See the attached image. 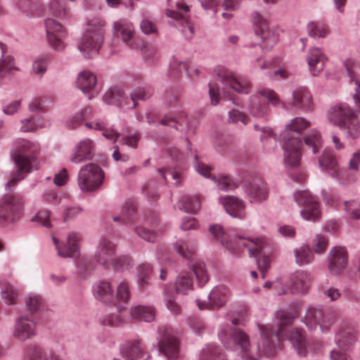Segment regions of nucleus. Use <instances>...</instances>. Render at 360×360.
<instances>
[{
  "mask_svg": "<svg viewBox=\"0 0 360 360\" xmlns=\"http://www.w3.org/2000/svg\"><path fill=\"white\" fill-rule=\"evenodd\" d=\"M161 124L163 125L174 127L176 130L182 131L184 129V125H187V121L186 119H184L182 120L181 122H179L176 120V118L165 117L161 120Z\"/></svg>",
  "mask_w": 360,
  "mask_h": 360,
  "instance_id": "69168bd1",
  "label": "nucleus"
},
{
  "mask_svg": "<svg viewBox=\"0 0 360 360\" xmlns=\"http://www.w3.org/2000/svg\"><path fill=\"white\" fill-rule=\"evenodd\" d=\"M252 22L255 25V34L262 41L261 48L265 51H269L277 43L278 40V35L269 30L266 19L260 14L254 13Z\"/></svg>",
  "mask_w": 360,
  "mask_h": 360,
  "instance_id": "6e6552de",
  "label": "nucleus"
},
{
  "mask_svg": "<svg viewBox=\"0 0 360 360\" xmlns=\"http://www.w3.org/2000/svg\"><path fill=\"white\" fill-rule=\"evenodd\" d=\"M302 143L299 137L289 138L283 145L284 162L285 165L296 167L299 165L302 155Z\"/></svg>",
  "mask_w": 360,
  "mask_h": 360,
  "instance_id": "4468645a",
  "label": "nucleus"
},
{
  "mask_svg": "<svg viewBox=\"0 0 360 360\" xmlns=\"http://www.w3.org/2000/svg\"><path fill=\"white\" fill-rule=\"evenodd\" d=\"M220 203L232 217L243 219L245 216L244 202L239 198L226 195L219 198Z\"/></svg>",
  "mask_w": 360,
  "mask_h": 360,
  "instance_id": "5701e85b",
  "label": "nucleus"
},
{
  "mask_svg": "<svg viewBox=\"0 0 360 360\" xmlns=\"http://www.w3.org/2000/svg\"><path fill=\"white\" fill-rule=\"evenodd\" d=\"M346 249H331L328 255V270L333 275L340 274L347 265Z\"/></svg>",
  "mask_w": 360,
  "mask_h": 360,
  "instance_id": "412c9836",
  "label": "nucleus"
},
{
  "mask_svg": "<svg viewBox=\"0 0 360 360\" xmlns=\"http://www.w3.org/2000/svg\"><path fill=\"white\" fill-rule=\"evenodd\" d=\"M85 126L89 129L100 130L103 131V136L107 139L115 142L120 134L112 129L106 127L105 123L100 120L86 122Z\"/></svg>",
  "mask_w": 360,
  "mask_h": 360,
  "instance_id": "e433bc0d",
  "label": "nucleus"
},
{
  "mask_svg": "<svg viewBox=\"0 0 360 360\" xmlns=\"http://www.w3.org/2000/svg\"><path fill=\"white\" fill-rule=\"evenodd\" d=\"M195 170L202 176L206 178L212 179L221 190L229 191L233 190L238 186V184L229 176L222 175L218 179L215 176H212L210 173L212 168L199 160L198 156L195 155Z\"/></svg>",
  "mask_w": 360,
  "mask_h": 360,
  "instance_id": "9b49d317",
  "label": "nucleus"
},
{
  "mask_svg": "<svg viewBox=\"0 0 360 360\" xmlns=\"http://www.w3.org/2000/svg\"><path fill=\"white\" fill-rule=\"evenodd\" d=\"M249 255L256 259L258 269L262 273V278H264L265 273L270 268L273 256L264 252V249H249Z\"/></svg>",
  "mask_w": 360,
  "mask_h": 360,
  "instance_id": "c756f323",
  "label": "nucleus"
},
{
  "mask_svg": "<svg viewBox=\"0 0 360 360\" xmlns=\"http://www.w3.org/2000/svg\"><path fill=\"white\" fill-rule=\"evenodd\" d=\"M24 198L19 193H7L0 198V219L5 222L18 219L23 212Z\"/></svg>",
  "mask_w": 360,
  "mask_h": 360,
  "instance_id": "423d86ee",
  "label": "nucleus"
},
{
  "mask_svg": "<svg viewBox=\"0 0 360 360\" xmlns=\"http://www.w3.org/2000/svg\"><path fill=\"white\" fill-rule=\"evenodd\" d=\"M103 172L96 164L88 163L82 166L77 174V184L83 191H94L103 182Z\"/></svg>",
  "mask_w": 360,
  "mask_h": 360,
  "instance_id": "39448f33",
  "label": "nucleus"
},
{
  "mask_svg": "<svg viewBox=\"0 0 360 360\" xmlns=\"http://www.w3.org/2000/svg\"><path fill=\"white\" fill-rule=\"evenodd\" d=\"M294 108L304 111L313 108L312 97L310 92L304 87H298L292 91V101L290 103Z\"/></svg>",
  "mask_w": 360,
  "mask_h": 360,
  "instance_id": "393cba45",
  "label": "nucleus"
},
{
  "mask_svg": "<svg viewBox=\"0 0 360 360\" xmlns=\"http://www.w3.org/2000/svg\"><path fill=\"white\" fill-rule=\"evenodd\" d=\"M297 202L303 206L302 216L307 220H316L319 218L321 212L314 196L307 191H299L295 194Z\"/></svg>",
  "mask_w": 360,
  "mask_h": 360,
  "instance_id": "9d476101",
  "label": "nucleus"
},
{
  "mask_svg": "<svg viewBox=\"0 0 360 360\" xmlns=\"http://www.w3.org/2000/svg\"><path fill=\"white\" fill-rule=\"evenodd\" d=\"M131 316L138 321L150 322L155 319V311L152 307L139 305L131 309Z\"/></svg>",
  "mask_w": 360,
  "mask_h": 360,
  "instance_id": "2f4dec72",
  "label": "nucleus"
},
{
  "mask_svg": "<svg viewBox=\"0 0 360 360\" xmlns=\"http://www.w3.org/2000/svg\"><path fill=\"white\" fill-rule=\"evenodd\" d=\"M209 233L212 238L221 243L222 245L229 244L227 232L224 226L219 224H214L210 226Z\"/></svg>",
  "mask_w": 360,
  "mask_h": 360,
  "instance_id": "a18cd8bd",
  "label": "nucleus"
},
{
  "mask_svg": "<svg viewBox=\"0 0 360 360\" xmlns=\"http://www.w3.org/2000/svg\"><path fill=\"white\" fill-rule=\"evenodd\" d=\"M13 69V58L11 56L5 57L0 63V86L1 85V79L6 77Z\"/></svg>",
  "mask_w": 360,
  "mask_h": 360,
  "instance_id": "4d7b16f0",
  "label": "nucleus"
},
{
  "mask_svg": "<svg viewBox=\"0 0 360 360\" xmlns=\"http://www.w3.org/2000/svg\"><path fill=\"white\" fill-rule=\"evenodd\" d=\"M165 304L167 309L174 315L177 316L181 312V307L176 301V297L174 294H169L168 292H165Z\"/></svg>",
  "mask_w": 360,
  "mask_h": 360,
  "instance_id": "603ef678",
  "label": "nucleus"
},
{
  "mask_svg": "<svg viewBox=\"0 0 360 360\" xmlns=\"http://www.w3.org/2000/svg\"><path fill=\"white\" fill-rule=\"evenodd\" d=\"M123 319L119 314H109L101 321V323L105 326L117 327L122 324Z\"/></svg>",
  "mask_w": 360,
  "mask_h": 360,
  "instance_id": "e2e57ef3",
  "label": "nucleus"
},
{
  "mask_svg": "<svg viewBox=\"0 0 360 360\" xmlns=\"http://www.w3.org/2000/svg\"><path fill=\"white\" fill-rule=\"evenodd\" d=\"M218 79L225 86L240 94H248L251 84L246 79H238L229 71L224 70L218 73Z\"/></svg>",
  "mask_w": 360,
  "mask_h": 360,
  "instance_id": "f3484780",
  "label": "nucleus"
},
{
  "mask_svg": "<svg viewBox=\"0 0 360 360\" xmlns=\"http://www.w3.org/2000/svg\"><path fill=\"white\" fill-rule=\"evenodd\" d=\"M104 22L94 19L89 22L87 29L78 44V48L84 57L96 56L103 40Z\"/></svg>",
  "mask_w": 360,
  "mask_h": 360,
  "instance_id": "7ed1b4c3",
  "label": "nucleus"
},
{
  "mask_svg": "<svg viewBox=\"0 0 360 360\" xmlns=\"http://www.w3.org/2000/svg\"><path fill=\"white\" fill-rule=\"evenodd\" d=\"M229 297V291L225 286H217L210 293L207 302L198 300L197 304L200 309L220 308L225 305Z\"/></svg>",
  "mask_w": 360,
  "mask_h": 360,
  "instance_id": "2eb2a0df",
  "label": "nucleus"
},
{
  "mask_svg": "<svg viewBox=\"0 0 360 360\" xmlns=\"http://www.w3.org/2000/svg\"><path fill=\"white\" fill-rule=\"evenodd\" d=\"M240 0H224L223 8L227 12H221L220 14L225 20L231 19L233 14L229 12L236 10Z\"/></svg>",
  "mask_w": 360,
  "mask_h": 360,
  "instance_id": "13d9d810",
  "label": "nucleus"
},
{
  "mask_svg": "<svg viewBox=\"0 0 360 360\" xmlns=\"http://www.w3.org/2000/svg\"><path fill=\"white\" fill-rule=\"evenodd\" d=\"M49 218L50 212L49 211H40L32 218V221L39 223L44 226L50 227Z\"/></svg>",
  "mask_w": 360,
  "mask_h": 360,
  "instance_id": "774afa93",
  "label": "nucleus"
},
{
  "mask_svg": "<svg viewBox=\"0 0 360 360\" xmlns=\"http://www.w3.org/2000/svg\"><path fill=\"white\" fill-rule=\"evenodd\" d=\"M103 100L108 104L116 105L128 109L130 108L127 105V104H130L129 98L124 96V91L119 87H112L109 89L105 94Z\"/></svg>",
  "mask_w": 360,
  "mask_h": 360,
  "instance_id": "7c9ffc66",
  "label": "nucleus"
},
{
  "mask_svg": "<svg viewBox=\"0 0 360 360\" xmlns=\"http://www.w3.org/2000/svg\"><path fill=\"white\" fill-rule=\"evenodd\" d=\"M356 341V330L354 324L343 323L335 336L337 345L345 350L348 349Z\"/></svg>",
  "mask_w": 360,
  "mask_h": 360,
  "instance_id": "6ab92c4d",
  "label": "nucleus"
},
{
  "mask_svg": "<svg viewBox=\"0 0 360 360\" xmlns=\"http://www.w3.org/2000/svg\"><path fill=\"white\" fill-rule=\"evenodd\" d=\"M47 59L46 58H39L34 60L32 66L34 73L41 77L46 70Z\"/></svg>",
  "mask_w": 360,
  "mask_h": 360,
  "instance_id": "338daca9",
  "label": "nucleus"
},
{
  "mask_svg": "<svg viewBox=\"0 0 360 360\" xmlns=\"http://www.w3.org/2000/svg\"><path fill=\"white\" fill-rule=\"evenodd\" d=\"M133 266L132 259L128 256L120 257L115 259L112 268L116 270H128Z\"/></svg>",
  "mask_w": 360,
  "mask_h": 360,
  "instance_id": "680f3d73",
  "label": "nucleus"
},
{
  "mask_svg": "<svg viewBox=\"0 0 360 360\" xmlns=\"http://www.w3.org/2000/svg\"><path fill=\"white\" fill-rule=\"evenodd\" d=\"M192 270L200 285H204L209 280V276L203 261L197 260L192 264Z\"/></svg>",
  "mask_w": 360,
  "mask_h": 360,
  "instance_id": "79ce46f5",
  "label": "nucleus"
},
{
  "mask_svg": "<svg viewBox=\"0 0 360 360\" xmlns=\"http://www.w3.org/2000/svg\"><path fill=\"white\" fill-rule=\"evenodd\" d=\"M38 153V146L25 139L15 141L12 150L13 160L20 170L30 169Z\"/></svg>",
  "mask_w": 360,
  "mask_h": 360,
  "instance_id": "20e7f679",
  "label": "nucleus"
},
{
  "mask_svg": "<svg viewBox=\"0 0 360 360\" xmlns=\"http://www.w3.org/2000/svg\"><path fill=\"white\" fill-rule=\"evenodd\" d=\"M250 113L255 117L262 118L267 115L269 107L265 101H262L258 96H252L249 105Z\"/></svg>",
  "mask_w": 360,
  "mask_h": 360,
  "instance_id": "f704fd0d",
  "label": "nucleus"
},
{
  "mask_svg": "<svg viewBox=\"0 0 360 360\" xmlns=\"http://www.w3.org/2000/svg\"><path fill=\"white\" fill-rule=\"evenodd\" d=\"M47 40L53 49L61 51L65 48L63 38L65 36V28L58 21L48 18L45 21Z\"/></svg>",
  "mask_w": 360,
  "mask_h": 360,
  "instance_id": "f8f14e48",
  "label": "nucleus"
},
{
  "mask_svg": "<svg viewBox=\"0 0 360 360\" xmlns=\"http://www.w3.org/2000/svg\"><path fill=\"white\" fill-rule=\"evenodd\" d=\"M295 256L297 264L300 266L307 264L314 260L311 249H296Z\"/></svg>",
  "mask_w": 360,
  "mask_h": 360,
  "instance_id": "3c124183",
  "label": "nucleus"
},
{
  "mask_svg": "<svg viewBox=\"0 0 360 360\" xmlns=\"http://www.w3.org/2000/svg\"><path fill=\"white\" fill-rule=\"evenodd\" d=\"M319 166L330 173L333 177H337L339 174L338 162L332 149L326 148L320 157Z\"/></svg>",
  "mask_w": 360,
  "mask_h": 360,
  "instance_id": "c85d7f7f",
  "label": "nucleus"
},
{
  "mask_svg": "<svg viewBox=\"0 0 360 360\" xmlns=\"http://www.w3.org/2000/svg\"><path fill=\"white\" fill-rule=\"evenodd\" d=\"M94 153V145L90 139L80 141L74 148L70 157V162L79 164L91 160Z\"/></svg>",
  "mask_w": 360,
  "mask_h": 360,
  "instance_id": "aec40b11",
  "label": "nucleus"
},
{
  "mask_svg": "<svg viewBox=\"0 0 360 360\" xmlns=\"http://www.w3.org/2000/svg\"><path fill=\"white\" fill-rule=\"evenodd\" d=\"M328 119L334 125L347 131V136L356 139L360 135V121L357 115L346 103H340L330 108Z\"/></svg>",
  "mask_w": 360,
  "mask_h": 360,
  "instance_id": "f03ea898",
  "label": "nucleus"
},
{
  "mask_svg": "<svg viewBox=\"0 0 360 360\" xmlns=\"http://www.w3.org/2000/svg\"><path fill=\"white\" fill-rule=\"evenodd\" d=\"M136 207L134 202H127L122 210L121 215L113 217L115 221H122L124 223H129L133 221V217L136 212Z\"/></svg>",
  "mask_w": 360,
  "mask_h": 360,
  "instance_id": "de8ad7c7",
  "label": "nucleus"
},
{
  "mask_svg": "<svg viewBox=\"0 0 360 360\" xmlns=\"http://www.w3.org/2000/svg\"><path fill=\"white\" fill-rule=\"evenodd\" d=\"M37 321L33 315H22L16 320L13 335L20 341L35 335Z\"/></svg>",
  "mask_w": 360,
  "mask_h": 360,
  "instance_id": "ddd939ff",
  "label": "nucleus"
},
{
  "mask_svg": "<svg viewBox=\"0 0 360 360\" xmlns=\"http://www.w3.org/2000/svg\"><path fill=\"white\" fill-rule=\"evenodd\" d=\"M246 193L250 202H262L267 198L269 190L264 180L257 176L247 186Z\"/></svg>",
  "mask_w": 360,
  "mask_h": 360,
  "instance_id": "4be33fe9",
  "label": "nucleus"
},
{
  "mask_svg": "<svg viewBox=\"0 0 360 360\" xmlns=\"http://www.w3.org/2000/svg\"><path fill=\"white\" fill-rule=\"evenodd\" d=\"M248 117L243 112L238 110H232L229 113V121L233 123L240 122L243 124L248 122Z\"/></svg>",
  "mask_w": 360,
  "mask_h": 360,
  "instance_id": "0e129e2a",
  "label": "nucleus"
},
{
  "mask_svg": "<svg viewBox=\"0 0 360 360\" xmlns=\"http://www.w3.org/2000/svg\"><path fill=\"white\" fill-rule=\"evenodd\" d=\"M193 287V281L187 272H181L176 281V291L177 293L186 294Z\"/></svg>",
  "mask_w": 360,
  "mask_h": 360,
  "instance_id": "37998d69",
  "label": "nucleus"
},
{
  "mask_svg": "<svg viewBox=\"0 0 360 360\" xmlns=\"http://www.w3.org/2000/svg\"><path fill=\"white\" fill-rule=\"evenodd\" d=\"M120 354L125 360H137L143 357L144 348L140 340H131L121 347Z\"/></svg>",
  "mask_w": 360,
  "mask_h": 360,
  "instance_id": "bb28decb",
  "label": "nucleus"
},
{
  "mask_svg": "<svg viewBox=\"0 0 360 360\" xmlns=\"http://www.w3.org/2000/svg\"><path fill=\"white\" fill-rule=\"evenodd\" d=\"M297 313H290L285 311H278L276 317L278 321L277 329L272 326H261L262 345L259 349L264 354L270 356L276 354V348L281 347V341L289 340L300 356H306L307 352L313 349L311 345L307 340L302 330L295 328L288 330V326H291Z\"/></svg>",
  "mask_w": 360,
  "mask_h": 360,
  "instance_id": "f257e3e1",
  "label": "nucleus"
},
{
  "mask_svg": "<svg viewBox=\"0 0 360 360\" xmlns=\"http://www.w3.org/2000/svg\"><path fill=\"white\" fill-rule=\"evenodd\" d=\"M306 60L309 72L317 75L324 70L328 58L321 48L312 47L307 51Z\"/></svg>",
  "mask_w": 360,
  "mask_h": 360,
  "instance_id": "a211bd4d",
  "label": "nucleus"
},
{
  "mask_svg": "<svg viewBox=\"0 0 360 360\" xmlns=\"http://www.w3.org/2000/svg\"><path fill=\"white\" fill-rule=\"evenodd\" d=\"M96 82V77L92 72L84 70L78 75L77 84L83 92H88L95 87Z\"/></svg>",
  "mask_w": 360,
  "mask_h": 360,
  "instance_id": "72a5a7b5",
  "label": "nucleus"
},
{
  "mask_svg": "<svg viewBox=\"0 0 360 360\" xmlns=\"http://www.w3.org/2000/svg\"><path fill=\"white\" fill-rule=\"evenodd\" d=\"M288 283L292 293L304 294L311 287V277L308 272L298 270L290 275Z\"/></svg>",
  "mask_w": 360,
  "mask_h": 360,
  "instance_id": "dca6fc26",
  "label": "nucleus"
},
{
  "mask_svg": "<svg viewBox=\"0 0 360 360\" xmlns=\"http://www.w3.org/2000/svg\"><path fill=\"white\" fill-rule=\"evenodd\" d=\"M114 249H100L96 254L97 261L108 268L112 267L115 258Z\"/></svg>",
  "mask_w": 360,
  "mask_h": 360,
  "instance_id": "49530a36",
  "label": "nucleus"
},
{
  "mask_svg": "<svg viewBox=\"0 0 360 360\" xmlns=\"http://www.w3.org/2000/svg\"><path fill=\"white\" fill-rule=\"evenodd\" d=\"M43 304L42 298L38 295H30L25 301L26 308L30 312V315L33 316L43 307Z\"/></svg>",
  "mask_w": 360,
  "mask_h": 360,
  "instance_id": "864d4df0",
  "label": "nucleus"
},
{
  "mask_svg": "<svg viewBox=\"0 0 360 360\" xmlns=\"http://www.w3.org/2000/svg\"><path fill=\"white\" fill-rule=\"evenodd\" d=\"M231 245L243 248H252L256 246L257 248H263L269 245V240L264 237H257L255 238H243L241 236L236 237Z\"/></svg>",
  "mask_w": 360,
  "mask_h": 360,
  "instance_id": "473e14b6",
  "label": "nucleus"
},
{
  "mask_svg": "<svg viewBox=\"0 0 360 360\" xmlns=\"http://www.w3.org/2000/svg\"><path fill=\"white\" fill-rule=\"evenodd\" d=\"M307 32L312 37H325L328 34V27L321 22H310L307 25Z\"/></svg>",
  "mask_w": 360,
  "mask_h": 360,
  "instance_id": "c03bdc74",
  "label": "nucleus"
},
{
  "mask_svg": "<svg viewBox=\"0 0 360 360\" xmlns=\"http://www.w3.org/2000/svg\"><path fill=\"white\" fill-rule=\"evenodd\" d=\"M310 126V122L305 118L297 117L291 120L288 124L286 129L297 133H301L303 130Z\"/></svg>",
  "mask_w": 360,
  "mask_h": 360,
  "instance_id": "6e6d98bb",
  "label": "nucleus"
},
{
  "mask_svg": "<svg viewBox=\"0 0 360 360\" xmlns=\"http://www.w3.org/2000/svg\"><path fill=\"white\" fill-rule=\"evenodd\" d=\"M304 322L309 330H314L319 326L322 331H326L335 320L333 315L324 314L321 309L309 307L304 317Z\"/></svg>",
  "mask_w": 360,
  "mask_h": 360,
  "instance_id": "1a4fd4ad",
  "label": "nucleus"
},
{
  "mask_svg": "<svg viewBox=\"0 0 360 360\" xmlns=\"http://www.w3.org/2000/svg\"><path fill=\"white\" fill-rule=\"evenodd\" d=\"M176 6L177 11L167 9L165 14L175 20L174 25L181 30L186 39H191L194 34V30L188 14L189 6L183 2H177Z\"/></svg>",
  "mask_w": 360,
  "mask_h": 360,
  "instance_id": "0eeeda50",
  "label": "nucleus"
},
{
  "mask_svg": "<svg viewBox=\"0 0 360 360\" xmlns=\"http://www.w3.org/2000/svg\"><path fill=\"white\" fill-rule=\"evenodd\" d=\"M305 145L311 148L312 153L316 154L322 147V138L319 131L311 130L304 137Z\"/></svg>",
  "mask_w": 360,
  "mask_h": 360,
  "instance_id": "a19ab883",
  "label": "nucleus"
},
{
  "mask_svg": "<svg viewBox=\"0 0 360 360\" xmlns=\"http://www.w3.org/2000/svg\"><path fill=\"white\" fill-rule=\"evenodd\" d=\"M153 89L149 86L138 87L131 93V97L129 98L130 104H127L128 107L134 108L137 105L139 100H146L153 94Z\"/></svg>",
  "mask_w": 360,
  "mask_h": 360,
  "instance_id": "4c0bfd02",
  "label": "nucleus"
},
{
  "mask_svg": "<svg viewBox=\"0 0 360 360\" xmlns=\"http://www.w3.org/2000/svg\"><path fill=\"white\" fill-rule=\"evenodd\" d=\"M116 297L119 303H128L130 298V291L129 283L126 281H122L117 286Z\"/></svg>",
  "mask_w": 360,
  "mask_h": 360,
  "instance_id": "5fc2aeb1",
  "label": "nucleus"
},
{
  "mask_svg": "<svg viewBox=\"0 0 360 360\" xmlns=\"http://www.w3.org/2000/svg\"><path fill=\"white\" fill-rule=\"evenodd\" d=\"M344 65L351 81L356 85V94H354L353 98L356 110L360 113V75L356 73L359 64L355 60L348 58L344 62Z\"/></svg>",
  "mask_w": 360,
  "mask_h": 360,
  "instance_id": "b1692460",
  "label": "nucleus"
},
{
  "mask_svg": "<svg viewBox=\"0 0 360 360\" xmlns=\"http://www.w3.org/2000/svg\"><path fill=\"white\" fill-rule=\"evenodd\" d=\"M345 210L349 212L354 219H360V202L356 200L345 201Z\"/></svg>",
  "mask_w": 360,
  "mask_h": 360,
  "instance_id": "052dcab7",
  "label": "nucleus"
},
{
  "mask_svg": "<svg viewBox=\"0 0 360 360\" xmlns=\"http://www.w3.org/2000/svg\"><path fill=\"white\" fill-rule=\"evenodd\" d=\"M1 297L7 304H15L18 302V291L11 285H6L2 290Z\"/></svg>",
  "mask_w": 360,
  "mask_h": 360,
  "instance_id": "8fccbe9b",
  "label": "nucleus"
},
{
  "mask_svg": "<svg viewBox=\"0 0 360 360\" xmlns=\"http://www.w3.org/2000/svg\"><path fill=\"white\" fill-rule=\"evenodd\" d=\"M29 360H48L49 356L51 360H63L58 355L52 353H48L44 349L39 345H32L27 352Z\"/></svg>",
  "mask_w": 360,
  "mask_h": 360,
  "instance_id": "c9c22d12",
  "label": "nucleus"
},
{
  "mask_svg": "<svg viewBox=\"0 0 360 360\" xmlns=\"http://www.w3.org/2000/svg\"><path fill=\"white\" fill-rule=\"evenodd\" d=\"M91 109L90 108H86L82 110L79 112L76 113L72 118L70 120V125L72 128L76 127L80 124L82 121L90 117L91 115Z\"/></svg>",
  "mask_w": 360,
  "mask_h": 360,
  "instance_id": "bf43d9fd",
  "label": "nucleus"
},
{
  "mask_svg": "<svg viewBox=\"0 0 360 360\" xmlns=\"http://www.w3.org/2000/svg\"><path fill=\"white\" fill-rule=\"evenodd\" d=\"M200 200L197 195L184 196L179 204L180 210L193 214L196 213L200 209Z\"/></svg>",
  "mask_w": 360,
  "mask_h": 360,
  "instance_id": "58836bf2",
  "label": "nucleus"
},
{
  "mask_svg": "<svg viewBox=\"0 0 360 360\" xmlns=\"http://www.w3.org/2000/svg\"><path fill=\"white\" fill-rule=\"evenodd\" d=\"M114 30L117 37H121L123 41L127 43L131 49L136 48V45L131 43L133 41L134 29L131 22L120 20L115 22Z\"/></svg>",
  "mask_w": 360,
  "mask_h": 360,
  "instance_id": "cd10ccee",
  "label": "nucleus"
},
{
  "mask_svg": "<svg viewBox=\"0 0 360 360\" xmlns=\"http://www.w3.org/2000/svg\"><path fill=\"white\" fill-rule=\"evenodd\" d=\"M159 350L168 359L174 360L179 356V340L171 335H165L159 341Z\"/></svg>",
  "mask_w": 360,
  "mask_h": 360,
  "instance_id": "a878e982",
  "label": "nucleus"
},
{
  "mask_svg": "<svg viewBox=\"0 0 360 360\" xmlns=\"http://www.w3.org/2000/svg\"><path fill=\"white\" fill-rule=\"evenodd\" d=\"M94 292L97 299L106 302L112 297L113 289L110 282L101 281L94 287Z\"/></svg>",
  "mask_w": 360,
  "mask_h": 360,
  "instance_id": "ea45409f",
  "label": "nucleus"
},
{
  "mask_svg": "<svg viewBox=\"0 0 360 360\" xmlns=\"http://www.w3.org/2000/svg\"><path fill=\"white\" fill-rule=\"evenodd\" d=\"M231 335L234 342L239 345L243 352L249 348L250 345L249 336L245 332L236 328L231 332Z\"/></svg>",
  "mask_w": 360,
  "mask_h": 360,
  "instance_id": "09e8293b",
  "label": "nucleus"
}]
</instances>
